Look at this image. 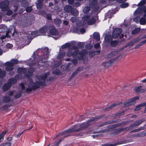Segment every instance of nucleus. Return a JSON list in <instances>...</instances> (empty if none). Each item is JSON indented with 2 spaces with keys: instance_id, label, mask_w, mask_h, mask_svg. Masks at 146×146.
<instances>
[{
  "instance_id": "f257e3e1",
  "label": "nucleus",
  "mask_w": 146,
  "mask_h": 146,
  "mask_svg": "<svg viewBox=\"0 0 146 146\" xmlns=\"http://www.w3.org/2000/svg\"><path fill=\"white\" fill-rule=\"evenodd\" d=\"M50 75V72H47L44 74L36 76L35 82H32V78H29L28 82L30 83L28 85V88H25L23 84H21L20 86L21 87L22 91L23 93H29L33 90H35L39 88L41 86H44L46 85V82L51 81L55 78L54 76H52L48 78L47 76Z\"/></svg>"
},
{
  "instance_id": "f03ea898",
  "label": "nucleus",
  "mask_w": 146,
  "mask_h": 146,
  "mask_svg": "<svg viewBox=\"0 0 146 146\" xmlns=\"http://www.w3.org/2000/svg\"><path fill=\"white\" fill-rule=\"evenodd\" d=\"M89 127L86 122L78 124L72 126L68 129L66 130L64 132L57 135L54 137V139H56L59 136H64V137H66L68 136L66 135L68 133H72L73 132H78L87 128Z\"/></svg>"
},
{
  "instance_id": "7ed1b4c3",
  "label": "nucleus",
  "mask_w": 146,
  "mask_h": 146,
  "mask_svg": "<svg viewBox=\"0 0 146 146\" xmlns=\"http://www.w3.org/2000/svg\"><path fill=\"white\" fill-rule=\"evenodd\" d=\"M87 53L88 51L86 50H83L80 52L78 50H76L72 53L71 51V49H69L66 55L68 56H72L73 58H76L78 60H80L82 59L84 55Z\"/></svg>"
},
{
  "instance_id": "20e7f679",
  "label": "nucleus",
  "mask_w": 146,
  "mask_h": 146,
  "mask_svg": "<svg viewBox=\"0 0 146 146\" xmlns=\"http://www.w3.org/2000/svg\"><path fill=\"white\" fill-rule=\"evenodd\" d=\"M10 2L8 0H5L0 2V9L2 11H5L9 8Z\"/></svg>"
},
{
  "instance_id": "39448f33",
  "label": "nucleus",
  "mask_w": 146,
  "mask_h": 146,
  "mask_svg": "<svg viewBox=\"0 0 146 146\" xmlns=\"http://www.w3.org/2000/svg\"><path fill=\"white\" fill-rule=\"evenodd\" d=\"M90 17L89 15H86L82 17L84 23L87 22L88 25H91L94 24L96 20L94 18H91L90 19Z\"/></svg>"
},
{
  "instance_id": "423d86ee",
  "label": "nucleus",
  "mask_w": 146,
  "mask_h": 146,
  "mask_svg": "<svg viewBox=\"0 0 146 146\" xmlns=\"http://www.w3.org/2000/svg\"><path fill=\"white\" fill-rule=\"evenodd\" d=\"M144 121V120L143 119L137 120L134 122L133 123L127 126V128L128 129L129 131L133 129L134 127L139 126Z\"/></svg>"
},
{
  "instance_id": "0eeeda50",
  "label": "nucleus",
  "mask_w": 146,
  "mask_h": 146,
  "mask_svg": "<svg viewBox=\"0 0 146 146\" xmlns=\"http://www.w3.org/2000/svg\"><path fill=\"white\" fill-rule=\"evenodd\" d=\"M139 97L135 96V97L129 100L127 102L124 103V105L125 107H127L131 105L136 103V100H138Z\"/></svg>"
},
{
  "instance_id": "6e6552de",
  "label": "nucleus",
  "mask_w": 146,
  "mask_h": 146,
  "mask_svg": "<svg viewBox=\"0 0 146 146\" xmlns=\"http://www.w3.org/2000/svg\"><path fill=\"white\" fill-rule=\"evenodd\" d=\"M90 5L93 8L95 11H97L99 9V6L98 5L97 0H90Z\"/></svg>"
},
{
  "instance_id": "1a4fd4ad",
  "label": "nucleus",
  "mask_w": 146,
  "mask_h": 146,
  "mask_svg": "<svg viewBox=\"0 0 146 146\" xmlns=\"http://www.w3.org/2000/svg\"><path fill=\"white\" fill-rule=\"evenodd\" d=\"M104 116V115H100L96 116L94 117H93L90 119L88 120L86 123L89 125V127L90 125V123L94 121H96L100 119Z\"/></svg>"
},
{
  "instance_id": "9d476101",
  "label": "nucleus",
  "mask_w": 146,
  "mask_h": 146,
  "mask_svg": "<svg viewBox=\"0 0 146 146\" xmlns=\"http://www.w3.org/2000/svg\"><path fill=\"white\" fill-rule=\"evenodd\" d=\"M122 32V29L120 28H117L115 29L113 33V37L115 38H117L120 34Z\"/></svg>"
},
{
  "instance_id": "9b49d317",
  "label": "nucleus",
  "mask_w": 146,
  "mask_h": 146,
  "mask_svg": "<svg viewBox=\"0 0 146 146\" xmlns=\"http://www.w3.org/2000/svg\"><path fill=\"white\" fill-rule=\"evenodd\" d=\"M5 64L6 66L5 67L6 70L8 71H11L14 69L13 64L10 62H6Z\"/></svg>"
},
{
  "instance_id": "f8f14e48",
  "label": "nucleus",
  "mask_w": 146,
  "mask_h": 146,
  "mask_svg": "<svg viewBox=\"0 0 146 146\" xmlns=\"http://www.w3.org/2000/svg\"><path fill=\"white\" fill-rule=\"evenodd\" d=\"M114 61L115 60L112 59L107 62L102 63V65L104 66L105 67L108 68L111 65L112 63H113Z\"/></svg>"
},
{
  "instance_id": "ddd939ff",
  "label": "nucleus",
  "mask_w": 146,
  "mask_h": 146,
  "mask_svg": "<svg viewBox=\"0 0 146 146\" xmlns=\"http://www.w3.org/2000/svg\"><path fill=\"white\" fill-rule=\"evenodd\" d=\"M142 86H139L134 88V90L137 93L143 92L146 91V89H142Z\"/></svg>"
},
{
  "instance_id": "4468645a",
  "label": "nucleus",
  "mask_w": 146,
  "mask_h": 146,
  "mask_svg": "<svg viewBox=\"0 0 146 146\" xmlns=\"http://www.w3.org/2000/svg\"><path fill=\"white\" fill-rule=\"evenodd\" d=\"M35 71L34 68H30L28 69V73L24 74V76L26 77H31L32 76L33 72Z\"/></svg>"
},
{
  "instance_id": "2eb2a0df",
  "label": "nucleus",
  "mask_w": 146,
  "mask_h": 146,
  "mask_svg": "<svg viewBox=\"0 0 146 146\" xmlns=\"http://www.w3.org/2000/svg\"><path fill=\"white\" fill-rule=\"evenodd\" d=\"M143 106H145L146 108L145 109L144 111V113H146V102L145 103H142L136 107V108L135 109V110L137 111L141 109V107Z\"/></svg>"
},
{
  "instance_id": "dca6fc26",
  "label": "nucleus",
  "mask_w": 146,
  "mask_h": 146,
  "mask_svg": "<svg viewBox=\"0 0 146 146\" xmlns=\"http://www.w3.org/2000/svg\"><path fill=\"white\" fill-rule=\"evenodd\" d=\"M49 32L51 34L54 35H57L59 33L58 31L54 26H53L52 28L50 29Z\"/></svg>"
},
{
  "instance_id": "f3484780",
  "label": "nucleus",
  "mask_w": 146,
  "mask_h": 146,
  "mask_svg": "<svg viewBox=\"0 0 146 146\" xmlns=\"http://www.w3.org/2000/svg\"><path fill=\"white\" fill-rule=\"evenodd\" d=\"M38 32L36 31H33L32 32L31 35L28 36L27 37L30 40H31L33 38L38 35Z\"/></svg>"
},
{
  "instance_id": "a211bd4d",
  "label": "nucleus",
  "mask_w": 146,
  "mask_h": 146,
  "mask_svg": "<svg viewBox=\"0 0 146 146\" xmlns=\"http://www.w3.org/2000/svg\"><path fill=\"white\" fill-rule=\"evenodd\" d=\"M127 127L125 128H122L118 129L114 133L116 134H117L121 132L122 131H129Z\"/></svg>"
},
{
  "instance_id": "6ab92c4d",
  "label": "nucleus",
  "mask_w": 146,
  "mask_h": 146,
  "mask_svg": "<svg viewBox=\"0 0 146 146\" xmlns=\"http://www.w3.org/2000/svg\"><path fill=\"white\" fill-rule=\"evenodd\" d=\"M117 122V121H106L105 122H104L99 125V127H102V126H103L105 125L108 124H110L111 123H116Z\"/></svg>"
},
{
  "instance_id": "aec40b11",
  "label": "nucleus",
  "mask_w": 146,
  "mask_h": 146,
  "mask_svg": "<svg viewBox=\"0 0 146 146\" xmlns=\"http://www.w3.org/2000/svg\"><path fill=\"white\" fill-rule=\"evenodd\" d=\"M127 122H124L121 123L119 124H117L114 125H111L110 126H108V127H109L110 129H111L113 128H115V127H117L121 125H125L126 124V123Z\"/></svg>"
},
{
  "instance_id": "412c9836",
  "label": "nucleus",
  "mask_w": 146,
  "mask_h": 146,
  "mask_svg": "<svg viewBox=\"0 0 146 146\" xmlns=\"http://www.w3.org/2000/svg\"><path fill=\"white\" fill-rule=\"evenodd\" d=\"M118 53L117 51H113L108 55L107 57L110 58L115 56Z\"/></svg>"
},
{
  "instance_id": "4be33fe9",
  "label": "nucleus",
  "mask_w": 146,
  "mask_h": 146,
  "mask_svg": "<svg viewBox=\"0 0 146 146\" xmlns=\"http://www.w3.org/2000/svg\"><path fill=\"white\" fill-rule=\"evenodd\" d=\"M70 12L72 15L74 16H77L78 14V11L74 8H72Z\"/></svg>"
},
{
  "instance_id": "5701e85b",
  "label": "nucleus",
  "mask_w": 146,
  "mask_h": 146,
  "mask_svg": "<svg viewBox=\"0 0 146 146\" xmlns=\"http://www.w3.org/2000/svg\"><path fill=\"white\" fill-rule=\"evenodd\" d=\"M48 30V27L46 26H45L39 30V32L41 33H46Z\"/></svg>"
},
{
  "instance_id": "b1692460",
  "label": "nucleus",
  "mask_w": 146,
  "mask_h": 146,
  "mask_svg": "<svg viewBox=\"0 0 146 146\" xmlns=\"http://www.w3.org/2000/svg\"><path fill=\"white\" fill-rule=\"evenodd\" d=\"M145 133H144V132H142L138 134H134L132 135V137H141L145 136Z\"/></svg>"
},
{
  "instance_id": "393cba45",
  "label": "nucleus",
  "mask_w": 146,
  "mask_h": 146,
  "mask_svg": "<svg viewBox=\"0 0 146 146\" xmlns=\"http://www.w3.org/2000/svg\"><path fill=\"white\" fill-rule=\"evenodd\" d=\"M72 8L71 6L67 5L64 8V11L67 13H69L71 12V11Z\"/></svg>"
},
{
  "instance_id": "a878e982",
  "label": "nucleus",
  "mask_w": 146,
  "mask_h": 146,
  "mask_svg": "<svg viewBox=\"0 0 146 146\" xmlns=\"http://www.w3.org/2000/svg\"><path fill=\"white\" fill-rule=\"evenodd\" d=\"M120 104L119 103L118 104H112L111 106H110L107 108L105 109V110L106 111H109L110 110H111L113 108L115 107L116 106H117L118 105H119Z\"/></svg>"
},
{
  "instance_id": "bb28decb",
  "label": "nucleus",
  "mask_w": 146,
  "mask_h": 146,
  "mask_svg": "<svg viewBox=\"0 0 146 146\" xmlns=\"http://www.w3.org/2000/svg\"><path fill=\"white\" fill-rule=\"evenodd\" d=\"M94 38L98 41L100 39V35L99 33L95 32L93 34Z\"/></svg>"
},
{
  "instance_id": "cd10ccee",
  "label": "nucleus",
  "mask_w": 146,
  "mask_h": 146,
  "mask_svg": "<svg viewBox=\"0 0 146 146\" xmlns=\"http://www.w3.org/2000/svg\"><path fill=\"white\" fill-rule=\"evenodd\" d=\"M18 72L20 73H26L27 71V69L25 68H19L17 70Z\"/></svg>"
},
{
  "instance_id": "c85d7f7f",
  "label": "nucleus",
  "mask_w": 146,
  "mask_h": 146,
  "mask_svg": "<svg viewBox=\"0 0 146 146\" xmlns=\"http://www.w3.org/2000/svg\"><path fill=\"white\" fill-rule=\"evenodd\" d=\"M133 141V140L131 139H129L124 141H121L118 143L117 144H121L123 143H127L131 142Z\"/></svg>"
},
{
  "instance_id": "c756f323",
  "label": "nucleus",
  "mask_w": 146,
  "mask_h": 146,
  "mask_svg": "<svg viewBox=\"0 0 146 146\" xmlns=\"http://www.w3.org/2000/svg\"><path fill=\"white\" fill-rule=\"evenodd\" d=\"M113 37V36L110 35H107L105 37V40L106 42H109L112 40Z\"/></svg>"
},
{
  "instance_id": "7c9ffc66",
  "label": "nucleus",
  "mask_w": 146,
  "mask_h": 146,
  "mask_svg": "<svg viewBox=\"0 0 146 146\" xmlns=\"http://www.w3.org/2000/svg\"><path fill=\"white\" fill-rule=\"evenodd\" d=\"M11 87V86L10 84H9L7 83L5 84L3 87V89L4 91H6L8 90Z\"/></svg>"
},
{
  "instance_id": "2f4dec72",
  "label": "nucleus",
  "mask_w": 146,
  "mask_h": 146,
  "mask_svg": "<svg viewBox=\"0 0 146 146\" xmlns=\"http://www.w3.org/2000/svg\"><path fill=\"white\" fill-rule=\"evenodd\" d=\"M3 101L5 103L9 102L10 100V98L9 96H4L3 97Z\"/></svg>"
},
{
  "instance_id": "473e14b6",
  "label": "nucleus",
  "mask_w": 146,
  "mask_h": 146,
  "mask_svg": "<svg viewBox=\"0 0 146 146\" xmlns=\"http://www.w3.org/2000/svg\"><path fill=\"white\" fill-rule=\"evenodd\" d=\"M16 82L17 80L15 79L11 78L8 80L7 83L9 84H10L11 86V85L14 84Z\"/></svg>"
},
{
  "instance_id": "72a5a7b5",
  "label": "nucleus",
  "mask_w": 146,
  "mask_h": 146,
  "mask_svg": "<svg viewBox=\"0 0 146 146\" xmlns=\"http://www.w3.org/2000/svg\"><path fill=\"white\" fill-rule=\"evenodd\" d=\"M12 33L11 31H8L6 33V35H5L1 37L2 39H5L6 37H10L11 34Z\"/></svg>"
},
{
  "instance_id": "f704fd0d",
  "label": "nucleus",
  "mask_w": 146,
  "mask_h": 146,
  "mask_svg": "<svg viewBox=\"0 0 146 146\" xmlns=\"http://www.w3.org/2000/svg\"><path fill=\"white\" fill-rule=\"evenodd\" d=\"M54 23L56 25H58L61 23V21L58 18H56L54 20Z\"/></svg>"
},
{
  "instance_id": "c9c22d12",
  "label": "nucleus",
  "mask_w": 146,
  "mask_h": 146,
  "mask_svg": "<svg viewBox=\"0 0 146 146\" xmlns=\"http://www.w3.org/2000/svg\"><path fill=\"white\" fill-rule=\"evenodd\" d=\"M7 132V131H4L0 134V143L1 142L3 141L4 136Z\"/></svg>"
},
{
  "instance_id": "e433bc0d",
  "label": "nucleus",
  "mask_w": 146,
  "mask_h": 146,
  "mask_svg": "<svg viewBox=\"0 0 146 146\" xmlns=\"http://www.w3.org/2000/svg\"><path fill=\"white\" fill-rule=\"evenodd\" d=\"M38 3L36 4V7L37 9H41L42 7V3L43 1H38Z\"/></svg>"
},
{
  "instance_id": "4c0bfd02",
  "label": "nucleus",
  "mask_w": 146,
  "mask_h": 146,
  "mask_svg": "<svg viewBox=\"0 0 146 146\" xmlns=\"http://www.w3.org/2000/svg\"><path fill=\"white\" fill-rule=\"evenodd\" d=\"M90 10V8L89 7H84L83 10V12L85 13H88Z\"/></svg>"
},
{
  "instance_id": "58836bf2",
  "label": "nucleus",
  "mask_w": 146,
  "mask_h": 146,
  "mask_svg": "<svg viewBox=\"0 0 146 146\" xmlns=\"http://www.w3.org/2000/svg\"><path fill=\"white\" fill-rule=\"evenodd\" d=\"M144 129V128L143 127H141L139 128L132 131L130 133L138 132L140 131L141 130H143Z\"/></svg>"
},
{
  "instance_id": "ea45409f",
  "label": "nucleus",
  "mask_w": 146,
  "mask_h": 146,
  "mask_svg": "<svg viewBox=\"0 0 146 146\" xmlns=\"http://www.w3.org/2000/svg\"><path fill=\"white\" fill-rule=\"evenodd\" d=\"M134 43L133 42V40H132L130 42L127 43L126 44L125 46L124 47V48H125L129 46H130V47L132 46L134 44Z\"/></svg>"
},
{
  "instance_id": "a19ab883",
  "label": "nucleus",
  "mask_w": 146,
  "mask_h": 146,
  "mask_svg": "<svg viewBox=\"0 0 146 146\" xmlns=\"http://www.w3.org/2000/svg\"><path fill=\"white\" fill-rule=\"evenodd\" d=\"M52 74L56 75H59L60 73V71L57 69L54 70L52 72Z\"/></svg>"
},
{
  "instance_id": "79ce46f5",
  "label": "nucleus",
  "mask_w": 146,
  "mask_h": 146,
  "mask_svg": "<svg viewBox=\"0 0 146 146\" xmlns=\"http://www.w3.org/2000/svg\"><path fill=\"white\" fill-rule=\"evenodd\" d=\"M22 5L23 7H25L29 5V3L26 1H23L22 2Z\"/></svg>"
},
{
  "instance_id": "37998d69",
  "label": "nucleus",
  "mask_w": 146,
  "mask_h": 146,
  "mask_svg": "<svg viewBox=\"0 0 146 146\" xmlns=\"http://www.w3.org/2000/svg\"><path fill=\"white\" fill-rule=\"evenodd\" d=\"M70 44L68 43H65L64 44L62 45L61 46V48L62 49L66 48H69L70 46Z\"/></svg>"
},
{
  "instance_id": "c03bdc74",
  "label": "nucleus",
  "mask_w": 146,
  "mask_h": 146,
  "mask_svg": "<svg viewBox=\"0 0 146 146\" xmlns=\"http://www.w3.org/2000/svg\"><path fill=\"white\" fill-rule=\"evenodd\" d=\"M22 95V92L20 91H19L15 95V98H18L19 97H20Z\"/></svg>"
},
{
  "instance_id": "a18cd8bd",
  "label": "nucleus",
  "mask_w": 146,
  "mask_h": 146,
  "mask_svg": "<svg viewBox=\"0 0 146 146\" xmlns=\"http://www.w3.org/2000/svg\"><path fill=\"white\" fill-rule=\"evenodd\" d=\"M140 28H137L135 29L134 30L132 31L131 32L132 34H134L137 33L139 32L140 31Z\"/></svg>"
},
{
  "instance_id": "49530a36",
  "label": "nucleus",
  "mask_w": 146,
  "mask_h": 146,
  "mask_svg": "<svg viewBox=\"0 0 146 146\" xmlns=\"http://www.w3.org/2000/svg\"><path fill=\"white\" fill-rule=\"evenodd\" d=\"M140 22L141 24L144 25L145 24L146 21L145 19L143 17H142L140 19Z\"/></svg>"
},
{
  "instance_id": "de8ad7c7",
  "label": "nucleus",
  "mask_w": 146,
  "mask_h": 146,
  "mask_svg": "<svg viewBox=\"0 0 146 146\" xmlns=\"http://www.w3.org/2000/svg\"><path fill=\"white\" fill-rule=\"evenodd\" d=\"M36 59L37 60V62L34 63V64H38L39 60L42 61V62H44L42 60V58L41 56H39Z\"/></svg>"
},
{
  "instance_id": "09e8293b",
  "label": "nucleus",
  "mask_w": 146,
  "mask_h": 146,
  "mask_svg": "<svg viewBox=\"0 0 146 146\" xmlns=\"http://www.w3.org/2000/svg\"><path fill=\"white\" fill-rule=\"evenodd\" d=\"M11 62L13 64L14 66V64H17L18 62V60L15 59H12L11 60Z\"/></svg>"
},
{
  "instance_id": "8fccbe9b",
  "label": "nucleus",
  "mask_w": 146,
  "mask_h": 146,
  "mask_svg": "<svg viewBox=\"0 0 146 146\" xmlns=\"http://www.w3.org/2000/svg\"><path fill=\"white\" fill-rule=\"evenodd\" d=\"M118 42L116 40L112 41L111 42L110 44L111 46H114L117 44Z\"/></svg>"
},
{
  "instance_id": "3c124183",
  "label": "nucleus",
  "mask_w": 146,
  "mask_h": 146,
  "mask_svg": "<svg viewBox=\"0 0 146 146\" xmlns=\"http://www.w3.org/2000/svg\"><path fill=\"white\" fill-rule=\"evenodd\" d=\"M146 2L145 0H142L138 4V6H142L144 5Z\"/></svg>"
},
{
  "instance_id": "603ef678",
  "label": "nucleus",
  "mask_w": 146,
  "mask_h": 146,
  "mask_svg": "<svg viewBox=\"0 0 146 146\" xmlns=\"http://www.w3.org/2000/svg\"><path fill=\"white\" fill-rule=\"evenodd\" d=\"M38 14L39 15L44 16L45 15L46 12L44 11L41 10L38 11Z\"/></svg>"
},
{
  "instance_id": "864d4df0",
  "label": "nucleus",
  "mask_w": 146,
  "mask_h": 146,
  "mask_svg": "<svg viewBox=\"0 0 146 146\" xmlns=\"http://www.w3.org/2000/svg\"><path fill=\"white\" fill-rule=\"evenodd\" d=\"M6 74L4 70H1L0 72V77L2 78L4 77Z\"/></svg>"
},
{
  "instance_id": "5fc2aeb1",
  "label": "nucleus",
  "mask_w": 146,
  "mask_h": 146,
  "mask_svg": "<svg viewBox=\"0 0 146 146\" xmlns=\"http://www.w3.org/2000/svg\"><path fill=\"white\" fill-rule=\"evenodd\" d=\"M129 5V4L128 3H124L122 4L121 5V7L122 8H125L127 7Z\"/></svg>"
},
{
  "instance_id": "6e6d98bb",
  "label": "nucleus",
  "mask_w": 146,
  "mask_h": 146,
  "mask_svg": "<svg viewBox=\"0 0 146 146\" xmlns=\"http://www.w3.org/2000/svg\"><path fill=\"white\" fill-rule=\"evenodd\" d=\"M26 11L27 12H30L33 10L32 8L31 7H27L26 9Z\"/></svg>"
},
{
  "instance_id": "4d7b16f0",
  "label": "nucleus",
  "mask_w": 146,
  "mask_h": 146,
  "mask_svg": "<svg viewBox=\"0 0 146 146\" xmlns=\"http://www.w3.org/2000/svg\"><path fill=\"white\" fill-rule=\"evenodd\" d=\"M11 145V143L7 142L1 144L0 146H10Z\"/></svg>"
},
{
  "instance_id": "13d9d810",
  "label": "nucleus",
  "mask_w": 146,
  "mask_h": 146,
  "mask_svg": "<svg viewBox=\"0 0 146 146\" xmlns=\"http://www.w3.org/2000/svg\"><path fill=\"white\" fill-rule=\"evenodd\" d=\"M44 53L45 54L47 55L49 53L48 49L47 47H46L44 48Z\"/></svg>"
},
{
  "instance_id": "bf43d9fd",
  "label": "nucleus",
  "mask_w": 146,
  "mask_h": 146,
  "mask_svg": "<svg viewBox=\"0 0 146 146\" xmlns=\"http://www.w3.org/2000/svg\"><path fill=\"white\" fill-rule=\"evenodd\" d=\"M13 11L11 10H8L6 12V15H7L10 16L12 14Z\"/></svg>"
},
{
  "instance_id": "052dcab7",
  "label": "nucleus",
  "mask_w": 146,
  "mask_h": 146,
  "mask_svg": "<svg viewBox=\"0 0 146 146\" xmlns=\"http://www.w3.org/2000/svg\"><path fill=\"white\" fill-rule=\"evenodd\" d=\"M109 131V129H104L100 130L98 131V133H106Z\"/></svg>"
},
{
  "instance_id": "680f3d73",
  "label": "nucleus",
  "mask_w": 146,
  "mask_h": 146,
  "mask_svg": "<svg viewBox=\"0 0 146 146\" xmlns=\"http://www.w3.org/2000/svg\"><path fill=\"white\" fill-rule=\"evenodd\" d=\"M141 39V38H135L133 39L132 40H133V42L135 44V43L137 42H138V41H139Z\"/></svg>"
},
{
  "instance_id": "e2e57ef3",
  "label": "nucleus",
  "mask_w": 146,
  "mask_h": 146,
  "mask_svg": "<svg viewBox=\"0 0 146 146\" xmlns=\"http://www.w3.org/2000/svg\"><path fill=\"white\" fill-rule=\"evenodd\" d=\"M78 73V72H77L76 70L72 74L70 77V79H72L74 78V76Z\"/></svg>"
},
{
  "instance_id": "0e129e2a",
  "label": "nucleus",
  "mask_w": 146,
  "mask_h": 146,
  "mask_svg": "<svg viewBox=\"0 0 146 146\" xmlns=\"http://www.w3.org/2000/svg\"><path fill=\"white\" fill-rule=\"evenodd\" d=\"M93 47V46L90 44H88L86 45V48L88 49H91Z\"/></svg>"
},
{
  "instance_id": "69168bd1",
  "label": "nucleus",
  "mask_w": 146,
  "mask_h": 146,
  "mask_svg": "<svg viewBox=\"0 0 146 146\" xmlns=\"http://www.w3.org/2000/svg\"><path fill=\"white\" fill-rule=\"evenodd\" d=\"M80 31L82 34H83L85 32L86 30L84 28H82L80 29Z\"/></svg>"
},
{
  "instance_id": "338daca9",
  "label": "nucleus",
  "mask_w": 146,
  "mask_h": 146,
  "mask_svg": "<svg viewBox=\"0 0 146 146\" xmlns=\"http://www.w3.org/2000/svg\"><path fill=\"white\" fill-rule=\"evenodd\" d=\"M46 16L47 18L49 20L51 19V15L50 14H46Z\"/></svg>"
},
{
  "instance_id": "774afa93",
  "label": "nucleus",
  "mask_w": 146,
  "mask_h": 146,
  "mask_svg": "<svg viewBox=\"0 0 146 146\" xmlns=\"http://www.w3.org/2000/svg\"><path fill=\"white\" fill-rule=\"evenodd\" d=\"M65 137H64L62 138L60 140H59L58 142L56 143L55 145V146H58L59 144L60 143V142L61 140H63L64 138H65Z\"/></svg>"
}]
</instances>
